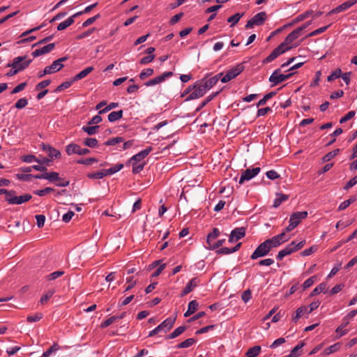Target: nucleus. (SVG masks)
<instances>
[{"label": "nucleus", "instance_id": "obj_37", "mask_svg": "<svg viewBox=\"0 0 357 357\" xmlns=\"http://www.w3.org/2000/svg\"><path fill=\"white\" fill-rule=\"evenodd\" d=\"M265 242L269 246L271 250L282 244V241H280L276 236L266 240Z\"/></svg>", "mask_w": 357, "mask_h": 357}, {"label": "nucleus", "instance_id": "obj_41", "mask_svg": "<svg viewBox=\"0 0 357 357\" xmlns=\"http://www.w3.org/2000/svg\"><path fill=\"white\" fill-rule=\"evenodd\" d=\"M74 22H75V20L72 17H70L65 21L59 24L56 27V29L58 31H63V30L66 29V28H68V26H70V25H72Z\"/></svg>", "mask_w": 357, "mask_h": 357}, {"label": "nucleus", "instance_id": "obj_51", "mask_svg": "<svg viewBox=\"0 0 357 357\" xmlns=\"http://www.w3.org/2000/svg\"><path fill=\"white\" fill-rule=\"evenodd\" d=\"M60 349V346L57 343H54L47 351H45L43 356V357H48L50 356L52 353L58 351Z\"/></svg>", "mask_w": 357, "mask_h": 357}, {"label": "nucleus", "instance_id": "obj_49", "mask_svg": "<svg viewBox=\"0 0 357 357\" xmlns=\"http://www.w3.org/2000/svg\"><path fill=\"white\" fill-rule=\"evenodd\" d=\"M55 190L51 187H47L42 190H36L33 192L34 195H36L40 197H43L45 195L54 192Z\"/></svg>", "mask_w": 357, "mask_h": 357}, {"label": "nucleus", "instance_id": "obj_18", "mask_svg": "<svg viewBox=\"0 0 357 357\" xmlns=\"http://www.w3.org/2000/svg\"><path fill=\"white\" fill-rule=\"evenodd\" d=\"M294 245V241H291L284 249H282V250L279 251V252L278 253V255L276 256L277 260L281 261V260H282V259L284 257H286L287 255H290L292 253L295 252L296 251H295V250L294 248V246H293Z\"/></svg>", "mask_w": 357, "mask_h": 357}, {"label": "nucleus", "instance_id": "obj_4", "mask_svg": "<svg viewBox=\"0 0 357 357\" xmlns=\"http://www.w3.org/2000/svg\"><path fill=\"white\" fill-rule=\"evenodd\" d=\"M245 69L244 63H240L237 64L236 66L231 68L230 70H229L226 75H224L221 78V82L222 83H227L231 79L236 78L238 75H240Z\"/></svg>", "mask_w": 357, "mask_h": 357}, {"label": "nucleus", "instance_id": "obj_35", "mask_svg": "<svg viewBox=\"0 0 357 357\" xmlns=\"http://www.w3.org/2000/svg\"><path fill=\"white\" fill-rule=\"evenodd\" d=\"M208 75H206V77L202 79L203 83L206 87V89L210 90L213 86H215L218 83V78L216 77H211L208 79H206V77Z\"/></svg>", "mask_w": 357, "mask_h": 357}, {"label": "nucleus", "instance_id": "obj_3", "mask_svg": "<svg viewBox=\"0 0 357 357\" xmlns=\"http://www.w3.org/2000/svg\"><path fill=\"white\" fill-rule=\"evenodd\" d=\"M295 73V72H292L288 74H282L281 69L278 68L275 70L269 77L268 81L272 84V86H277L282 82L291 78Z\"/></svg>", "mask_w": 357, "mask_h": 357}, {"label": "nucleus", "instance_id": "obj_11", "mask_svg": "<svg viewBox=\"0 0 357 357\" xmlns=\"http://www.w3.org/2000/svg\"><path fill=\"white\" fill-rule=\"evenodd\" d=\"M246 234V228L241 227H236L234 229H233L229 236V242L233 243L234 241H237L241 238H243Z\"/></svg>", "mask_w": 357, "mask_h": 357}, {"label": "nucleus", "instance_id": "obj_60", "mask_svg": "<svg viewBox=\"0 0 357 357\" xmlns=\"http://www.w3.org/2000/svg\"><path fill=\"white\" fill-rule=\"evenodd\" d=\"M36 175L29 174H17L16 178L20 181H30L32 178H35Z\"/></svg>", "mask_w": 357, "mask_h": 357}, {"label": "nucleus", "instance_id": "obj_19", "mask_svg": "<svg viewBox=\"0 0 357 357\" xmlns=\"http://www.w3.org/2000/svg\"><path fill=\"white\" fill-rule=\"evenodd\" d=\"M55 47V43H49L47 45L34 50L32 52L31 55L33 58L38 57L39 56H41L43 54H47L50 52L52 50H53Z\"/></svg>", "mask_w": 357, "mask_h": 357}, {"label": "nucleus", "instance_id": "obj_46", "mask_svg": "<svg viewBox=\"0 0 357 357\" xmlns=\"http://www.w3.org/2000/svg\"><path fill=\"white\" fill-rule=\"evenodd\" d=\"M83 144L90 148H95L98 146V142L96 138L87 137L84 140Z\"/></svg>", "mask_w": 357, "mask_h": 357}, {"label": "nucleus", "instance_id": "obj_1", "mask_svg": "<svg viewBox=\"0 0 357 357\" xmlns=\"http://www.w3.org/2000/svg\"><path fill=\"white\" fill-rule=\"evenodd\" d=\"M32 59H27V56H19L13 59V62L6 65L7 68L11 67L6 74L7 77H12L18 73L23 71L26 69L31 63Z\"/></svg>", "mask_w": 357, "mask_h": 357}, {"label": "nucleus", "instance_id": "obj_62", "mask_svg": "<svg viewBox=\"0 0 357 357\" xmlns=\"http://www.w3.org/2000/svg\"><path fill=\"white\" fill-rule=\"evenodd\" d=\"M28 104V100L26 98L19 99L15 104V107L21 109L24 108Z\"/></svg>", "mask_w": 357, "mask_h": 357}, {"label": "nucleus", "instance_id": "obj_31", "mask_svg": "<svg viewBox=\"0 0 357 357\" xmlns=\"http://www.w3.org/2000/svg\"><path fill=\"white\" fill-rule=\"evenodd\" d=\"M130 164L132 166V172L133 174H137L141 172L146 165L145 161H142V162H132Z\"/></svg>", "mask_w": 357, "mask_h": 357}, {"label": "nucleus", "instance_id": "obj_53", "mask_svg": "<svg viewBox=\"0 0 357 357\" xmlns=\"http://www.w3.org/2000/svg\"><path fill=\"white\" fill-rule=\"evenodd\" d=\"M73 83H74V82H73L72 79L69 81H66V82H63L62 84H61L60 85H59L55 89L54 91L60 92L64 89H68Z\"/></svg>", "mask_w": 357, "mask_h": 357}, {"label": "nucleus", "instance_id": "obj_14", "mask_svg": "<svg viewBox=\"0 0 357 357\" xmlns=\"http://www.w3.org/2000/svg\"><path fill=\"white\" fill-rule=\"evenodd\" d=\"M200 282V279L198 277H195L191 279L183 289L180 296L183 297L192 291L193 289L199 284Z\"/></svg>", "mask_w": 357, "mask_h": 357}, {"label": "nucleus", "instance_id": "obj_58", "mask_svg": "<svg viewBox=\"0 0 357 357\" xmlns=\"http://www.w3.org/2000/svg\"><path fill=\"white\" fill-rule=\"evenodd\" d=\"M86 176L91 179H100L105 177V174H103L102 170H100L96 172L88 173Z\"/></svg>", "mask_w": 357, "mask_h": 357}, {"label": "nucleus", "instance_id": "obj_63", "mask_svg": "<svg viewBox=\"0 0 357 357\" xmlns=\"http://www.w3.org/2000/svg\"><path fill=\"white\" fill-rule=\"evenodd\" d=\"M43 315L42 313L38 312V313H36L34 315L28 316L26 318V320L29 323L38 321L43 318Z\"/></svg>", "mask_w": 357, "mask_h": 357}, {"label": "nucleus", "instance_id": "obj_44", "mask_svg": "<svg viewBox=\"0 0 357 357\" xmlns=\"http://www.w3.org/2000/svg\"><path fill=\"white\" fill-rule=\"evenodd\" d=\"M244 15V13H237L234 14V15L229 17L227 18V22L229 23H231V26H234L236 24H237L240 19Z\"/></svg>", "mask_w": 357, "mask_h": 357}, {"label": "nucleus", "instance_id": "obj_40", "mask_svg": "<svg viewBox=\"0 0 357 357\" xmlns=\"http://www.w3.org/2000/svg\"><path fill=\"white\" fill-rule=\"evenodd\" d=\"M340 348V343L337 342L330 347L326 348L323 352L324 356H328L334 352L337 351Z\"/></svg>", "mask_w": 357, "mask_h": 357}, {"label": "nucleus", "instance_id": "obj_34", "mask_svg": "<svg viewBox=\"0 0 357 357\" xmlns=\"http://www.w3.org/2000/svg\"><path fill=\"white\" fill-rule=\"evenodd\" d=\"M123 112L122 109L119 110V111L112 112L108 115V121L109 122H114L116 121H118L123 117Z\"/></svg>", "mask_w": 357, "mask_h": 357}, {"label": "nucleus", "instance_id": "obj_38", "mask_svg": "<svg viewBox=\"0 0 357 357\" xmlns=\"http://www.w3.org/2000/svg\"><path fill=\"white\" fill-rule=\"evenodd\" d=\"M327 284L326 282H321L310 293V296H314L319 294L321 292L326 293L325 289H326Z\"/></svg>", "mask_w": 357, "mask_h": 357}, {"label": "nucleus", "instance_id": "obj_48", "mask_svg": "<svg viewBox=\"0 0 357 357\" xmlns=\"http://www.w3.org/2000/svg\"><path fill=\"white\" fill-rule=\"evenodd\" d=\"M124 141V138L122 137H116L114 138L109 139L106 142H104V145L105 146H114L119 143L123 142Z\"/></svg>", "mask_w": 357, "mask_h": 357}, {"label": "nucleus", "instance_id": "obj_24", "mask_svg": "<svg viewBox=\"0 0 357 357\" xmlns=\"http://www.w3.org/2000/svg\"><path fill=\"white\" fill-rule=\"evenodd\" d=\"M222 91V89L212 93L209 95L202 103L199 105V107L195 109V112H199L203 107H204L209 102H211L213 99H214L216 96H218L220 93Z\"/></svg>", "mask_w": 357, "mask_h": 357}, {"label": "nucleus", "instance_id": "obj_45", "mask_svg": "<svg viewBox=\"0 0 357 357\" xmlns=\"http://www.w3.org/2000/svg\"><path fill=\"white\" fill-rule=\"evenodd\" d=\"M225 242V239H220L218 240L216 242L213 243V241L211 242V245H207L206 246L207 250H218L220 247H221Z\"/></svg>", "mask_w": 357, "mask_h": 357}, {"label": "nucleus", "instance_id": "obj_13", "mask_svg": "<svg viewBox=\"0 0 357 357\" xmlns=\"http://www.w3.org/2000/svg\"><path fill=\"white\" fill-rule=\"evenodd\" d=\"M153 150L152 146H148L145 149L139 151L138 153L134 155L131 157L128 161L126 165L130 164L132 162H139L142 160H144Z\"/></svg>", "mask_w": 357, "mask_h": 357}, {"label": "nucleus", "instance_id": "obj_61", "mask_svg": "<svg viewBox=\"0 0 357 357\" xmlns=\"http://www.w3.org/2000/svg\"><path fill=\"white\" fill-rule=\"evenodd\" d=\"M96 30V28H95V27L91 28V29H88L87 31L77 35L76 36V39L82 40L84 38H86V37L89 36L91 34H92Z\"/></svg>", "mask_w": 357, "mask_h": 357}, {"label": "nucleus", "instance_id": "obj_32", "mask_svg": "<svg viewBox=\"0 0 357 357\" xmlns=\"http://www.w3.org/2000/svg\"><path fill=\"white\" fill-rule=\"evenodd\" d=\"M197 340L195 338H188L185 340L180 342L176 346V348L177 349H184V348H188L195 344L197 342Z\"/></svg>", "mask_w": 357, "mask_h": 357}, {"label": "nucleus", "instance_id": "obj_10", "mask_svg": "<svg viewBox=\"0 0 357 357\" xmlns=\"http://www.w3.org/2000/svg\"><path fill=\"white\" fill-rule=\"evenodd\" d=\"M176 318L177 314L174 313L173 316H171L165 319L160 324L158 325V326L161 329V331H163L165 333L169 331L173 328L176 322Z\"/></svg>", "mask_w": 357, "mask_h": 357}, {"label": "nucleus", "instance_id": "obj_20", "mask_svg": "<svg viewBox=\"0 0 357 357\" xmlns=\"http://www.w3.org/2000/svg\"><path fill=\"white\" fill-rule=\"evenodd\" d=\"M126 312H123L121 313L119 315H115V316H112V317H109V319L105 320L100 324V328H105L108 327L109 325H111L116 321L123 319L126 317Z\"/></svg>", "mask_w": 357, "mask_h": 357}, {"label": "nucleus", "instance_id": "obj_26", "mask_svg": "<svg viewBox=\"0 0 357 357\" xmlns=\"http://www.w3.org/2000/svg\"><path fill=\"white\" fill-rule=\"evenodd\" d=\"M188 328V326L183 325L174 330L172 333L166 336V339H174L184 333Z\"/></svg>", "mask_w": 357, "mask_h": 357}, {"label": "nucleus", "instance_id": "obj_23", "mask_svg": "<svg viewBox=\"0 0 357 357\" xmlns=\"http://www.w3.org/2000/svg\"><path fill=\"white\" fill-rule=\"evenodd\" d=\"M94 70L93 66H89L72 77L73 82H77L86 77Z\"/></svg>", "mask_w": 357, "mask_h": 357}, {"label": "nucleus", "instance_id": "obj_55", "mask_svg": "<svg viewBox=\"0 0 357 357\" xmlns=\"http://www.w3.org/2000/svg\"><path fill=\"white\" fill-rule=\"evenodd\" d=\"M342 70L340 68H336L330 75L328 76L327 80L332 82L341 76Z\"/></svg>", "mask_w": 357, "mask_h": 357}, {"label": "nucleus", "instance_id": "obj_7", "mask_svg": "<svg viewBox=\"0 0 357 357\" xmlns=\"http://www.w3.org/2000/svg\"><path fill=\"white\" fill-rule=\"evenodd\" d=\"M66 152L67 155H70L73 154H77L84 155L90 153V150L86 148L82 149L78 144L70 143L66 147Z\"/></svg>", "mask_w": 357, "mask_h": 357}, {"label": "nucleus", "instance_id": "obj_56", "mask_svg": "<svg viewBox=\"0 0 357 357\" xmlns=\"http://www.w3.org/2000/svg\"><path fill=\"white\" fill-rule=\"evenodd\" d=\"M154 71L153 68H146L143 70L140 74L139 75V77L140 79L144 80L146 77L151 76L153 74Z\"/></svg>", "mask_w": 357, "mask_h": 357}, {"label": "nucleus", "instance_id": "obj_43", "mask_svg": "<svg viewBox=\"0 0 357 357\" xmlns=\"http://www.w3.org/2000/svg\"><path fill=\"white\" fill-rule=\"evenodd\" d=\"M313 11L312 10H307L305 12L303 13L302 14L298 15L297 17L293 19L294 23H298L299 22H301L304 20L305 19L307 18L312 14Z\"/></svg>", "mask_w": 357, "mask_h": 357}, {"label": "nucleus", "instance_id": "obj_52", "mask_svg": "<svg viewBox=\"0 0 357 357\" xmlns=\"http://www.w3.org/2000/svg\"><path fill=\"white\" fill-rule=\"evenodd\" d=\"M100 128L99 126H83L82 130L86 132L89 135H93L97 132V130Z\"/></svg>", "mask_w": 357, "mask_h": 357}, {"label": "nucleus", "instance_id": "obj_28", "mask_svg": "<svg viewBox=\"0 0 357 357\" xmlns=\"http://www.w3.org/2000/svg\"><path fill=\"white\" fill-rule=\"evenodd\" d=\"M357 200V194L351 196L348 199L342 202L337 208L338 211L346 209L350 204L355 202Z\"/></svg>", "mask_w": 357, "mask_h": 357}, {"label": "nucleus", "instance_id": "obj_5", "mask_svg": "<svg viewBox=\"0 0 357 357\" xmlns=\"http://www.w3.org/2000/svg\"><path fill=\"white\" fill-rule=\"evenodd\" d=\"M267 19V14L266 12L262 11L258 13L255 16H253L250 20L247 22L245 24V29H251L255 25L256 26H261L264 24L265 21Z\"/></svg>", "mask_w": 357, "mask_h": 357}, {"label": "nucleus", "instance_id": "obj_8", "mask_svg": "<svg viewBox=\"0 0 357 357\" xmlns=\"http://www.w3.org/2000/svg\"><path fill=\"white\" fill-rule=\"evenodd\" d=\"M261 171V168L259 167H253L252 169H247L242 172L239 179V184H243L246 181H250L255 177Z\"/></svg>", "mask_w": 357, "mask_h": 357}, {"label": "nucleus", "instance_id": "obj_50", "mask_svg": "<svg viewBox=\"0 0 357 357\" xmlns=\"http://www.w3.org/2000/svg\"><path fill=\"white\" fill-rule=\"evenodd\" d=\"M342 132L343 130L342 128H337L333 133L330 135V136L332 137L333 138L326 144V146H329L331 144H333L336 140L335 137L342 134Z\"/></svg>", "mask_w": 357, "mask_h": 357}, {"label": "nucleus", "instance_id": "obj_33", "mask_svg": "<svg viewBox=\"0 0 357 357\" xmlns=\"http://www.w3.org/2000/svg\"><path fill=\"white\" fill-rule=\"evenodd\" d=\"M261 347L259 345L254 346L250 348L245 353V356L247 357H256L261 352Z\"/></svg>", "mask_w": 357, "mask_h": 357}, {"label": "nucleus", "instance_id": "obj_6", "mask_svg": "<svg viewBox=\"0 0 357 357\" xmlns=\"http://www.w3.org/2000/svg\"><path fill=\"white\" fill-rule=\"evenodd\" d=\"M271 248L265 241L260 243L250 256L251 259H257L259 257L266 256L271 251Z\"/></svg>", "mask_w": 357, "mask_h": 357}, {"label": "nucleus", "instance_id": "obj_17", "mask_svg": "<svg viewBox=\"0 0 357 357\" xmlns=\"http://www.w3.org/2000/svg\"><path fill=\"white\" fill-rule=\"evenodd\" d=\"M63 67V65L57 66V63H56L54 61H53L52 63L50 66H47L45 68V69L43 71H40L38 74V78H41L47 74H51L52 73L58 72Z\"/></svg>", "mask_w": 357, "mask_h": 357}, {"label": "nucleus", "instance_id": "obj_64", "mask_svg": "<svg viewBox=\"0 0 357 357\" xmlns=\"http://www.w3.org/2000/svg\"><path fill=\"white\" fill-rule=\"evenodd\" d=\"M357 183V175L351 178L344 186V190H348Z\"/></svg>", "mask_w": 357, "mask_h": 357}, {"label": "nucleus", "instance_id": "obj_54", "mask_svg": "<svg viewBox=\"0 0 357 357\" xmlns=\"http://www.w3.org/2000/svg\"><path fill=\"white\" fill-rule=\"evenodd\" d=\"M55 291L54 289H49L44 295L42 296L40 300V303L43 305L45 304L50 298L52 297Z\"/></svg>", "mask_w": 357, "mask_h": 357}, {"label": "nucleus", "instance_id": "obj_9", "mask_svg": "<svg viewBox=\"0 0 357 357\" xmlns=\"http://www.w3.org/2000/svg\"><path fill=\"white\" fill-rule=\"evenodd\" d=\"M357 3V0H348L343 3L339 5L336 8L330 10L326 15L330 16L335 13H339L341 12H344L353 6L354 4Z\"/></svg>", "mask_w": 357, "mask_h": 357}, {"label": "nucleus", "instance_id": "obj_22", "mask_svg": "<svg viewBox=\"0 0 357 357\" xmlns=\"http://www.w3.org/2000/svg\"><path fill=\"white\" fill-rule=\"evenodd\" d=\"M282 54H283L282 51H280L279 49L275 47L271 52V53L262 61V63L266 64V63H271Z\"/></svg>", "mask_w": 357, "mask_h": 357}, {"label": "nucleus", "instance_id": "obj_59", "mask_svg": "<svg viewBox=\"0 0 357 357\" xmlns=\"http://www.w3.org/2000/svg\"><path fill=\"white\" fill-rule=\"evenodd\" d=\"M98 162V159L96 158H82L77 160V164L84 165H89L92 164L93 162Z\"/></svg>", "mask_w": 357, "mask_h": 357}, {"label": "nucleus", "instance_id": "obj_42", "mask_svg": "<svg viewBox=\"0 0 357 357\" xmlns=\"http://www.w3.org/2000/svg\"><path fill=\"white\" fill-rule=\"evenodd\" d=\"M277 92L276 91H271L268 93H266L264 97L263 98H261L257 103V107H259L260 106H263L264 105L267 100H268L269 99L272 98L273 96H275L276 95Z\"/></svg>", "mask_w": 357, "mask_h": 357}, {"label": "nucleus", "instance_id": "obj_15", "mask_svg": "<svg viewBox=\"0 0 357 357\" xmlns=\"http://www.w3.org/2000/svg\"><path fill=\"white\" fill-rule=\"evenodd\" d=\"M40 146H41V149L43 151H44L47 152V155H48V156L51 159H53V158L59 159V158H61V152L59 150H57L55 148L52 147L50 144H45V143H42V144Z\"/></svg>", "mask_w": 357, "mask_h": 357}, {"label": "nucleus", "instance_id": "obj_16", "mask_svg": "<svg viewBox=\"0 0 357 357\" xmlns=\"http://www.w3.org/2000/svg\"><path fill=\"white\" fill-rule=\"evenodd\" d=\"M35 178L36 179H47L50 182L58 181L59 180H61V178L59 177V173L56 172H45L43 174H36Z\"/></svg>", "mask_w": 357, "mask_h": 357}, {"label": "nucleus", "instance_id": "obj_36", "mask_svg": "<svg viewBox=\"0 0 357 357\" xmlns=\"http://www.w3.org/2000/svg\"><path fill=\"white\" fill-rule=\"evenodd\" d=\"M299 44H293L289 45V44L287 43L286 40L284 39V41L277 47V48L279 49L280 51H282V53L284 54L292 48L296 47Z\"/></svg>", "mask_w": 357, "mask_h": 357}, {"label": "nucleus", "instance_id": "obj_47", "mask_svg": "<svg viewBox=\"0 0 357 357\" xmlns=\"http://www.w3.org/2000/svg\"><path fill=\"white\" fill-rule=\"evenodd\" d=\"M65 272L63 271H56L53 273H50L49 275L45 276V279L47 281H52L63 275Z\"/></svg>", "mask_w": 357, "mask_h": 357}, {"label": "nucleus", "instance_id": "obj_39", "mask_svg": "<svg viewBox=\"0 0 357 357\" xmlns=\"http://www.w3.org/2000/svg\"><path fill=\"white\" fill-rule=\"evenodd\" d=\"M220 233L219 229L216 227H214L212 229V231L210 232L207 235V238H206L207 245H211V242L213 241V240L217 238L220 236Z\"/></svg>", "mask_w": 357, "mask_h": 357}, {"label": "nucleus", "instance_id": "obj_21", "mask_svg": "<svg viewBox=\"0 0 357 357\" xmlns=\"http://www.w3.org/2000/svg\"><path fill=\"white\" fill-rule=\"evenodd\" d=\"M307 212L304 211H296L293 213L289 218V220L292 222H298V225L300 224L302 220L305 219L307 217Z\"/></svg>", "mask_w": 357, "mask_h": 357}, {"label": "nucleus", "instance_id": "obj_57", "mask_svg": "<svg viewBox=\"0 0 357 357\" xmlns=\"http://www.w3.org/2000/svg\"><path fill=\"white\" fill-rule=\"evenodd\" d=\"M330 26H331V24H328L327 26L319 28V29L310 32L309 34H307L306 36V38L312 37V36L321 34V33H324V31H326Z\"/></svg>", "mask_w": 357, "mask_h": 357}, {"label": "nucleus", "instance_id": "obj_30", "mask_svg": "<svg viewBox=\"0 0 357 357\" xmlns=\"http://www.w3.org/2000/svg\"><path fill=\"white\" fill-rule=\"evenodd\" d=\"M123 165L122 163H119L115 165L114 166L112 167L109 169H102L103 174H105V176L112 175L119 171H120L121 169H123Z\"/></svg>", "mask_w": 357, "mask_h": 357}, {"label": "nucleus", "instance_id": "obj_29", "mask_svg": "<svg viewBox=\"0 0 357 357\" xmlns=\"http://www.w3.org/2000/svg\"><path fill=\"white\" fill-rule=\"evenodd\" d=\"M301 35V33L300 32V29H296L290 33H289L284 39L286 40V42L290 45L291 43L298 38Z\"/></svg>", "mask_w": 357, "mask_h": 357}, {"label": "nucleus", "instance_id": "obj_27", "mask_svg": "<svg viewBox=\"0 0 357 357\" xmlns=\"http://www.w3.org/2000/svg\"><path fill=\"white\" fill-rule=\"evenodd\" d=\"M199 306V303L196 300L189 302L187 311L184 313V317H188L195 312Z\"/></svg>", "mask_w": 357, "mask_h": 357}, {"label": "nucleus", "instance_id": "obj_12", "mask_svg": "<svg viewBox=\"0 0 357 357\" xmlns=\"http://www.w3.org/2000/svg\"><path fill=\"white\" fill-rule=\"evenodd\" d=\"M32 198L30 194H24L20 196H17L16 194L11 195L10 198L8 199V203L10 204L20 205L24 202L29 201Z\"/></svg>", "mask_w": 357, "mask_h": 357}, {"label": "nucleus", "instance_id": "obj_2", "mask_svg": "<svg viewBox=\"0 0 357 357\" xmlns=\"http://www.w3.org/2000/svg\"><path fill=\"white\" fill-rule=\"evenodd\" d=\"M194 86H195L194 91L187 96L185 101H190L192 100L202 98L208 91V89H206V86L203 83V81H202L201 79L197 80L196 82H195Z\"/></svg>", "mask_w": 357, "mask_h": 357}, {"label": "nucleus", "instance_id": "obj_25", "mask_svg": "<svg viewBox=\"0 0 357 357\" xmlns=\"http://www.w3.org/2000/svg\"><path fill=\"white\" fill-rule=\"evenodd\" d=\"M277 197L275 199L273 202V208H278L280 205L283 202L289 199V195L283 194L282 192L276 193Z\"/></svg>", "mask_w": 357, "mask_h": 357}]
</instances>
